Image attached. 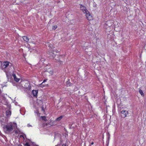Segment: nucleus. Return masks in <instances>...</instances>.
I'll return each mask as SVG.
<instances>
[{"mask_svg":"<svg viewBox=\"0 0 146 146\" xmlns=\"http://www.w3.org/2000/svg\"><path fill=\"white\" fill-rule=\"evenodd\" d=\"M0 134H1V132H0ZM0 135H1V134H0Z\"/></svg>","mask_w":146,"mask_h":146,"instance_id":"nucleus-24","label":"nucleus"},{"mask_svg":"<svg viewBox=\"0 0 146 146\" xmlns=\"http://www.w3.org/2000/svg\"><path fill=\"white\" fill-rule=\"evenodd\" d=\"M32 93L34 97L36 98L37 96V94L38 93V91L37 90H33L32 92Z\"/></svg>","mask_w":146,"mask_h":146,"instance_id":"nucleus-7","label":"nucleus"},{"mask_svg":"<svg viewBox=\"0 0 146 146\" xmlns=\"http://www.w3.org/2000/svg\"><path fill=\"white\" fill-rule=\"evenodd\" d=\"M27 126L28 127H32V125H30V124H28V125H27Z\"/></svg>","mask_w":146,"mask_h":146,"instance_id":"nucleus-21","label":"nucleus"},{"mask_svg":"<svg viewBox=\"0 0 146 146\" xmlns=\"http://www.w3.org/2000/svg\"><path fill=\"white\" fill-rule=\"evenodd\" d=\"M55 146H66V144H63L62 145H61L60 144H58V145H56Z\"/></svg>","mask_w":146,"mask_h":146,"instance_id":"nucleus-17","label":"nucleus"},{"mask_svg":"<svg viewBox=\"0 0 146 146\" xmlns=\"http://www.w3.org/2000/svg\"><path fill=\"white\" fill-rule=\"evenodd\" d=\"M80 5V9L82 10L84 13H88V11L87 10L85 6L83 5L82 4Z\"/></svg>","mask_w":146,"mask_h":146,"instance_id":"nucleus-3","label":"nucleus"},{"mask_svg":"<svg viewBox=\"0 0 146 146\" xmlns=\"http://www.w3.org/2000/svg\"><path fill=\"white\" fill-rule=\"evenodd\" d=\"M6 114L7 116L10 115L11 114V111H10L8 110L6 111Z\"/></svg>","mask_w":146,"mask_h":146,"instance_id":"nucleus-12","label":"nucleus"},{"mask_svg":"<svg viewBox=\"0 0 146 146\" xmlns=\"http://www.w3.org/2000/svg\"><path fill=\"white\" fill-rule=\"evenodd\" d=\"M25 88L27 90H30L31 88V86L30 84L28 82L26 83L25 85Z\"/></svg>","mask_w":146,"mask_h":146,"instance_id":"nucleus-6","label":"nucleus"},{"mask_svg":"<svg viewBox=\"0 0 146 146\" xmlns=\"http://www.w3.org/2000/svg\"><path fill=\"white\" fill-rule=\"evenodd\" d=\"M22 38L25 41L27 42H29V39L27 36H23L22 37Z\"/></svg>","mask_w":146,"mask_h":146,"instance_id":"nucleus-10","label":"nucleus"},{"mask_svg":"<svg viewBox=\"0 0 146 146\" xmlns=\"http://www.w3.org/2000/svg\"><path fill=\"white\" fill-rule=\"evenodd\" d=\"M57 28V25H55L53 26L52 29L55 30Z\"/></svg>","mask_w":146,"mask_h":146,"instance_id":"nucleus-16","label":"nucleus"},{"mask_svg":"<svg viewBox=\"0 0 146 146\" xmlns=\"http://www.w3.org/2000/svg\"><path fill=\"white\" fill-rule=\"evenodd\" d=\"M25 146H30L28 143H26L25 144Z\"/></svg>","mask_w":146,"mask_h":146,"instance_id":"nucleus-18","label":"nucleus"},{"mask_svg":"<svg viewBox=\"0 0 146 146\" xmlns=\"http://www.w3.org/2000/svg\"><path fill=\"white\" fill-rule=\"evenodd\" d=\"M66 85L68 86H72L73 85V84L71 83L70 81V80L68 79V81L66 82Z\"/></svg>","mask_w":146,"mask_h":146,"instance_id":"nucleus-9","label":"nucleus"},{"mask_svg":"<svg viewBox=\"0 0 146 146\" xmlns=\"http://www.w3.org/2000/svg\"><path fill=\"white\" fill-rule=\"evenodd\" d=\"M6 73L7 77L8 78H11V76L9 74L8 72H6Z\"/></svg>","mask_w":146,"mask_h":146,"instance_id":"nucleus-14","label":"nucleus"},{"mask_svg":"<svg viewBox=\"0 0 146 146\" xmlns=\"http://www.w3.org/2000/svg\"><path fill=\"white\" fill-rule=\"evenodd\" d=\"M42 111H44V108L43 107H42Z\"/></svg>","mask_w":146,"mask_h":146,"instance_id":"nucleus-20","label":"nucleus"},{"mask_svg":"<svg viewBox=\"0 0 146 146\" xmlns=\"http://www.w3.org/2000/svg\"><path fill=\"white\" fill-rule=\"evenodd\" d=\"M93 144H94V142H92L91 143V145H93Z\"/></svg>","mask_w":146,"mask_h":146,"instance_id":"nucleus-22","label":"nucleus"},{"mask_svg":"<svg viewBox=\"0 0 146 146\" xmlns=\"http://www.w3.org/2000/svg\"><path fill=\"white\" fill-rule=\"evenodd\" d=\"M15 126L11 123H9L4 127V130L7 132L12 131L14 128Z\"/></svg>","mask_w":146,"mask_h":146,"instance_id":"nucleus-1","label":"nucleus"},{"mask_svg":"<svg viewBox=\"0 0 146 146\" xmlns=\"http://www.w3.org/2000/svg\"><path fill=\"white\" fill-rule=\"evenodd\" d=\"M54 56H55V55H54V54H53V57H54Z\"/></svg>","mask_w":146,"mask_h":146,"instance_id":"nucleus-23","label":"nucleus"},{"mask_svg":"<svg viewBox=\"0 0 146 146\" xmlns=\"http://www.w3.org/2000/svg\"><path fill=\"white\" fill-rule=\"evenodd\" d=\"M87 19L88 20H91L93 19V17L88 12V13H85Z\"/></svg>","mask_w":146,"mask_h":146,"instance_id":"nucleus-4","label":"nucleus"},{"mask_svg":"<svg viewBox=\"0 0 146 146\" xmlns=\"http://www.w3.org/2000/svg\"><path fill=\"white\" fill-rule=\"evenodd\" d=\"M63 117V116L61 115L59 117L57 118L56 119V120H57V121H60V120H61L62 119V118Z\"/></svg>","mask_w":146,"mask_h":146,"instance_id":"nucleus-13","label":"nucleus"},{"mask_svg":"<svg viewBox=\"0 0 146 146\" xmlns=\"http://www.w3.org/2000/svg\"><path fill=\"white\" fill-rule=\"evenodd\" d=\"M12 76H13L14 80L16 82H18L19 81L20 79L17 78L16 77V75L15 74L13 73Z\"/></svg>","mask_w":146,"mask_h":146,"instance_id":"nucleus-8","label":"nucleus"},{"mask_svg":"<svg viewBox=\"0 0 146 146\" xmlns=\"http://www.w3.org/2000/svg\"><path fill=\"white\" fill-rule=\"evenodd\" d=\"M139 92L141 96H144V94L143 93V92L141 90H139Z\"/></svg>","mask_w":146,"mask_h":146,"instance_id":"nucleus-11","label":"nucleus"},{"mask_svg":"<svg viewBox=\"0 0 146 146\" xmlns=\"http://www.w3.org/2000/svg\"><path fill=\"white\" fill-rule=\"evenodd\" d=\"M46 80L45 79H44L43 80V82L41 84H42L43 83L45 82L46 81Z\"/></svg>","mask_w":146,"mask_h":146,"instance_id":"nucleus-19","label":"nucleus"},{"mask_svg":"<svg viewBox=\"0 0 146 146\" xmlns=\"http://www.w3.org/2000/svg\"><path fill=\"white\" fill-rule=\"evenodd\" d=\"M2 66L3 68H8L9 66H11L12 64L9 62L6 61L2 63Z\"/></svg>","mask_w":146,"mask_h":146,"instance_id":"nucleus-2","label":"nucleus"},{"mask_svg":"<svg viewBox=\"0 0 146 146\" xmlns=\"http://www.w3.org/2000/svg\"><path fill=\"white\" fill-rule=\"evenodd\" d=\"M128 112L126 110L122 111H121V113L122 114L121 116L123 117L124 118L127 116V115L128 114Z\"/></svg>","mask_w":146,"mask_h":146,"instance_id":"nucleus-5","label":"nucleus"},{"mask_svg":"<svg viewBox=\"0 0 146 146\" xmlns=\"http://www.w3.org/2000/svg\"><path fill=\"white\" fill-rule=\"evenodd\" d=\"M41 117H42V119L43 120H44V121H47V119H46V117L45 116H42Z\"/></svg>","mask_w":146,"mask_h":146,"instance_id":"nucleus-15","label":"nucleus"}]
</instances>
